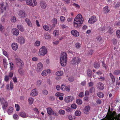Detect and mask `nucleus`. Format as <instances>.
<instances>
[{
	"label": "nucleus",
	"instance_id": "f257e3e1",
	"mask_svg": "<svg viewBox=\"0 0 120 120\" xmlns=\"http://www.w3.org/2000/svg\"><path fill=\"white\" fill-rule=\"evenodd\" d=\"M67 53L65 52L61 53L60 57V62L62 66L64 67L67 64Z\"/></svg>",
	"mask_w": 120,
	"mask_h": 120
},
{
	"label": "nucleus",
	"instance_id": "f03ea898",
	"mask_svg": "<svg viewBox=\"0 0 120 120\" xmlns=\"http://www.w3.org/2000/svg\"><path fill=\"white\" fill-rule=\"evenodd\" d=\"M47 50L45 46H42L39 49L38 55L39 56H42L46 54L47 53Z\"/></svg>",
	"mask_w": 120,
	"mask_h": 120
},
{
	"label": "nucleus",
	"instance_id": "7ed1b4c3",
	"mask_svg": "<svg viewBox=\"0 0 120 120\" xmlns=\"http://www.w3.org/2000/svg\"><path fill=\"white\" fill-rule=\"evenodd\" d=\"M81 61V59L79 57H74L72 58L71 61V63L74 65H78L80 63Z\"/></svg>",
	"mask_w": 120,
	"mask_h": 120
},
{
	"label": "nucleus",
	"instance_id": "20e7f679",
	"mask_svg": "<svg viewBox=\"0 0 120 120\" xmlns=\"http://www.w3.org/2000/svg\"><path fill=\"white\" fill-rule=\"evenodd\" d=\"M26 1L27 4L30 6L34 7L37 5L35 0H26Z\"/></svg>",
	"mask_w": 120,
	"mask_h": 120
},
{
	"label": "nucleus",
	"instance_id": "39448f33",
	"mask_svg": "<svg viewBox=\"0 0 120 120\" xmlns=\"http://www.w3.org/2000/svg\"><path fill=\"white\" fill-rule=\"evenodd\" d=\"M47 110L48 114L49 115H52L55 116H57L58 115V114L57 113L55 112L50 107L48 108L47 109Z\"/></svg>",
	"mask_w": 120,
	"mask_h": 120
},
{
	"label": "nucleus",
	"instance_id": "423d86ee",
	"mask_svg": "<svg viewBox=\"0 0 120 120\" xmlns=\"http://www.w3.org/2000/svg\"><path fill=\"white\" fill-rule=\"evenodd\" d=\"M83 23V22L82 21H81V22L74 19L73 26L75 27L78 28L81 26V24Z\"/></svg>",
	"mask_w": 120,
	"mask_h": 120
},
{
	"label": "nucleus",
	"instance_id": "0eeeda50",
	"mask_svg": "<svg viewBox=\"0 0 120 120\" xmlns=\"http://www.w3.org/2000/svg\"><path fill=\"white\" fill-rule=\"evenodd\" d=\"M97 19L96 16L93 15L89 19L88 22L89 23L92 24L94 23L97 20Z\"/></svg>",
	"mask_w": 120,
	"mask_h": 120
},
{
	"label": "nucleus",
	"instance_id": "6e6552de",
	"mask_svg": "<svg viewBox=\"0 0 120 120\" xmlns=\"http://www.w3.org/2000/svg\"><path fill=\"white\" fill-rule=\"evenodd\" d=\"M16 64L20 68H22L24 65V63L22 60L19 58H16Z\"/></svg>",
	"mask_w": 120,
	"mask_h": 120
},
{
	"label": "nucleus",
	"instance_id": "1a4fd4ad",
	"mask_svg": "<svg viewBox=\"0 0 120 120\" xmlns=\"http://www.w3.org/2000/svg\"><path fill=\"white\" fill-rule=\"evenodd\" d=\"M17 40L18 42L20 45L24 44L25 41L24 38L22 36L19 37L17 38Z\"/></svg>",
	"mask_w": 120,
	"mask_h": 120
},
{
	"label": "nucleus",
	"instance_id": "9d476101",
	"mask_svg": "<svg viewBox=\"0 0 120 120\" xmlns=\"http://www.w3.org/2000/svg\"><path fill=\"white\" fill-rule=\"evenodd\" d=\"M18 15L21 18H25L27 16L26 14L23 10L20 11L19 12Z\"/></svg>",
	"mask_w": 120,
	"mask_h": 120
},
{
	"label": "nucleus",
	"instance_id": "9b49d317",
	"mask_svg": "<svg viewBox=\"0 0 120 120\" xmlns=\"http://www.w3.org/2000/svg\"><path fill=\"white\" fill-rule=\"evenodd\" d=\"M43 67V64L42 63H39L37 64L36 71L38 72L41 71Z\"/></svg>",
	"mask_w": 120,
	"mask_h": 120
},
{
	"label": "nucleus",
	"instance_id": "f8f14e48",
	"mask_svg": "<svg viewBox=\"0 0 120 120\" xmlns=\"http://www.w3.org/2000/svg\"><path fill=\"white\" fill-rule=\"evenodd\" d=\"M74 19L81 22V21H82L83 22L84 21L83 18H82L81 14H78L76 17Z\"/></svg>",
	"mask_w": 120,
	"mask_h": 120
},
{
	"label": "nucleus",
	"instance_id": "ddd939ff",
	"mask_svg": "<svg viewBox=\"0 0 120 120\" xmlns=\"http://www.w3.org/2000/svg\"><path fill=\"white\" fill-rule=\"evenodd\" d=\"M73 98L71 96L66 97L64 99V101L66 103H69L72 101L73 100Z\"/></svg>",
	"mask_w": 120,
	"mask_h": 120
},
{
	"label": "nucleus",
	"instance_id": "4468645a",
	"mask_svg": "<svg viewBox=\"0 0 120 120\" xmlns=\"http://www.w3.org/2000/svg\"><path fill=\"white\" fill-rule=\"evenodd\" d=\"M40 5L41 7L43 9H46L47 6V4L45 2L43 1L40 2Z\"/></svg>",
	"mask_w": 120,
	"mask_h": 120
},
{
	"label": "nucleus",
	"instance_id": "2eb2a0df",
	"mask_svg": "<svg viewBox=\"0 0 120 120\" xmlns=\"http://www.w3.org/2000/svg\"><path fill=\"white\" fill-rule=\"evenodd\" d=\"M97 87L99 90H103L104 88V85L102 83L99 82L97 83Z\"/></svg>",
	"mask_w": 120,
	"mask_h": 120
},
{
	"label": "nucleus",
	"instance_id": "dca6fc26",
	"mask_svg": "<svg viewBox=\"0 0 120 120\" xmlns=\"http://www.w3.org/2000/svg\"><path fill=\"white\" fill-rule=\"evenodd\" d=\"M71 34L75 37H77L79 35V33L77 30H73L71 31Z\"/></svg>",
	"mask_w": 120,
	"mask_h": 120
},
{
	"label": "nucleus",
	"instance_id": "f3484780",
	"mask_svg": "<svg viewBox=\"0 0 120 120\" xmlns=\"http://www.w3.org/2000/svg\"><path fill=\"white\" fill-rule=\"evenodd\" d=\"M12 34L14 35L17 36L19 34V31L18 29L15 28H14L12 30Z\"/></svg>",
	"mask_w": 120,
	"mask_h": 120
},
{
	"label": "nucleus",
	"instance_id": "a211bd4d",
	"mask_svg": "<svg viewBox=\"0 0 120 120\" xmlns=\"http://www.w3.org/2000/svg\"><path fill=\"white\" fill-rule=\"evenodd\" d=\"M38 95V93L36 89H34L32 90L30 93V95L31 96H35Z\"/></svg>",
	"mask_w": 120,
	"mask_h": 120
},
{
	"label": "nucleus",
	"instance_id": "6ab92c4d",
	"mask_svg": "<svg viewBox=\"0 0 120 120\" xmlns=\"http://www.w3.org/2000/svg\"><path fill=\"white\" fill-rule=\"evenodd\" d=\"M90 107L89 105L86 106H85L84 108V111L85 113H86L88 112L90 110Z\"/></svg>",
	"mask_w": 120,
	"mask_h": 120
},
{
	"label": "nucleus",
	"instance_id": "aec40b11",
	"mask_svg": "<svg viewBox=\"0 0 120 120\" xmlns=\"http://www.w3.org/2000/svg\"><path fill=\"white\" fill-rule=\"evenodd\" d=\"M11 46L12 49L14 50H16L18 48L17 44L15 43H13L12 44Z\"/></svg>",
	"mask_w": 120,
	"mask_h": 120
},
{
	"label": "nucleus",
	"instance_id": "412c9836",
	"mask_svg": "<svg viewBox=\"0 0 120 120\" xmlns=\"http://www.w3.org/2000/svg\"><path fill=\"white\" fill-rule=\"evenodd\" d=\"M19 115L22 117L26 118L28 117V115H26V113L23 112H22L19 114Z\"/></svg>",
	"mask_w": 120,
	"mask_h": 120
},
{
	"label": "nucleus",
	"instance_id": "4be33fe9",
	"mask_svg": "<svg viewBox=\"0 0 120 120\" xmlns=\"http://www.w3.org/2000/svg\"><path fill=\"white\" fill-rule=\"evenodd\" d=\"M25 21L26 22L28 25L30 27H32V24L30 20L28 18H26L25 19Z\"/></svg>",
	"mask_w": 120,
	"mask_h": 120
},
{
	"label": "nucleus",
	"instance_id": "5701e85b",
	"mask_svg": "<svg viewBox=\"0 0 120 120\" xmlns=\"http://www.w3.org/2000/svg\"><path fill=\"white\" fill-rule=\"evenodd\" d=\"M109 76L112 80V82L113 83H114L115 82V77L113 74L111 73H109Z\"/></svg>",
	"mask_w": 120,
	"mask_h": 120
},
{
	"label": "nucleus",
	"instance_id": "b1692460",
	"mask_svg": "<svg viewBox=\"0 0 120 120\" xmlns=\"http://www.w3.org/2000/svg\"><path fill=\"white\" fill-rule=\"evenodd\" d=\"M108 6H106L103 8V11L104 13H107L109 12L110 10L108 9Z\"/></svg>",
	"mask_w": 120,
	"mask_h": 120
},
{
	"label": "nucleus",
	"instance_id": "393cba45",
	"mask_svg": "<svg viewBox=\"0 0 120 120\" xmlns=\"http://www.w3.org/2000/svg\"><path fill=\"white\" fill-rule=\"evenodd\" d=\"M52 23L53 26L54 27L55 25L57 24V19L56 18H53L52 21Z\"/></svg>",
	"mask_w": 120,
	"mask_h": 120
},
{
	"label": "nucleus",
	"instance_id": "a878e982",
	"mask_svg": "<svg viewBox=\"0 0 120 120\" xmlns=\"http://www.w3.org/2000/svg\"><path fill=\"white\" fill-rule=\"evenodd\" d=\"M19 74L21 75H22L24 74V72L22 68H20L18 70Z\"/></svg>",
	"mask_w": 120,
	"mask_h": 120
},
{
	"label": "nucleus",
	"instance_id": "bb28decb",
	"mask_svg": "<svg viewBox=\"0 0 120 120\" xmlns=\"http://www.w3.org/2000/svg\"><path fill=\"white\" fill-rule=\"evenodd\" d=\"M1 103L2 104H3V106L2 107V108L4 109H6V108L7 107L8 105V103L7 101H5V103H4L2 101H1Z\"/></svg>",
	"mask_w": 120,
	"mask_h": 120
},
{
	"label": "nucleus",
	"instance_id": "cd10ccee",
	"mask_svg": "<svg viewBox=\"0 0 120 120\" xmlns=\"http://www.w3.org/2000/svg\"><path fill=\"white\" fill-rule=\"evenodd\" d=\"M17 27L20 31L22 32L24 31V28L22 25H18L17 26Z\"/></svg>",
	"mask_w": 120,
	"mask_h": 120
},
{
	"label": "nucleus",
	"instance_id": "c85d7f7f",
	"mask_svg": "<svg viewBox=\"0 0 120 120\" xmlns=\"http://www.w3.org/2000/svg\"><path fill=\"white\" fill-rule=\"evenodd\" d=\"M100 66V64L99 62H95L94 64V67L96 68H99Z\"/></svg>",
	"mask_w": 120,
	"mask_h": 120
},
{
	"label": "nucleus",
	"instance_id": "c756f323",
	"mask_svg": "<svg viewBox=\"0 0 120 120\" xmlns=\"http://www.w3.org/2000/svg\"><path fill=\"white\" fill-rule=\"evenodd\" d=\"M56 74L58 76H62L64 74L63 71H59L57 72Z\"/></svg>",
	"mask_w": 120,
	"mask_h": 120
},
{
	"label": "nucleus",
	"instance_id": "7c9ffc66",
	"mask_svg": "<svg viewBox=\"0 0 120 120\" xmlns=\"http://www.w3.org/2000/svg\"><path fill=\"white\" fill-rule=\"evenodd\" d=\"M120 73V70L119 69L116 70L114 71L113 74L114 75H117Z\"/></svg>",
	"mask_w": 120,
	"mask_h": 120
},
{
	"label": "nucleus",
	"instance_id": "2f4dec72",
	"mask_svg": "<svg viewBox=\"0 0 120 120\" xmlns=\"http://www.w3.org/2000/svg\"><path fill=\"white\" fill-rule=\"evenodd\" d=\"M13 109L12 107L11 106L8 109V112L9 114H10L13 111Z\"/></svg>",
	"mask_w": 120,
	"mask_h": 120
},
{
	"label": "nucleus",
	"instance_id": "473e14b6",
	"mask_svg": "<svg viewBox=\"0 0 120 120\" xmlns=\"http://www.w3.org/2000/svg\"><path fill=\"white\" fill-rule=\"evenodd\" d=\"M98 96L100 98H102L104 97L103 93L101 92H99L97 94Z\"/></svg>",
	"mask_w": 120,
	"mask_h": 120
},
{
	"label": "nucleus",
	"instance_id": "72a5a7b5",
	"mask_svg": "<svg viewBox=\"0 0 120 120\" xmlns=\"http://www.w3.org/2000/svg\"><path fill=\"white\" fill-rule=\"evenodd\" d=\"M81 114V112L80 111L76 110L75 112V115L76 116H79Z\"/></svg>",
	"mask_w": 120,
	"mask_h": 120
},
{
	"label": "nucleus",
	"instance_id": "f704fd0d",
	"mask_svg": "<svg viewBox=\"0 0 120 120\" xmlns=\"http://www.w3.org/2000/svg\"><path fill=\"white\" fill-rule=\"evenodd\" d=\"M108 33L110 34H112L113 33V30L112 28L110 27H109V29L108 31Z\"/></svg>",
	"mask_w": 120,
	"mask_h": 120
},
{
	"label": "nucleus",
	"instance_id": "c9c22d12",
	"mask_svg": "<svg viewBox=\"0 0 120 120\" xmlns=\"http://www.w3.org/2000/svg\"><path fill=\"white\" fill-rule=\"evenodd\" d=\"M45 38L46 39H49L51 38V36L48 33L45 34L44 35Z\"/></svg>",
	"mask_w": 120,
	"mask_h": 120
},
{
	"label": "nucleus",
	"instance_id": "e433bc0d",
	"mask_svg": "<svg viewBox=\"0 0 120 120\" xmlns=\"http://www.w3.org/2000/svg\"><path fill=\"white\" fill-rule=\"evenodd\" d=\"M75 46L76 49H79L81 47V44L80 43H77L75 44Z\"/></svg>",
	"mask_w": 120,
	"mask_h": 120
},
{
	"label": "nucleus",
	"instance_id": "4c0bfd02",
	"mask_svg": "<svg viewBox=\"0 0 120 120\" xmlns=\"http://www.w3.org/2000/svg\"><path fill=\"white\" fill-rule=\"evenodd\" d=\"M76 102L78 105L82 104V101L80 99H77L76 100Z\"/></svg>",
	"mask_w": 120,
	"mask_h": 120
},
{
	"label": "nucleus",
	"instance_id": "58836bf2",
	"mask_svg": "<svg viewBox=\"0 0 120 120\" xmlns=\"http://www.w3.org/2000/svg\"><path fill=\"white\" fill-rule=\"evenodd\" d=\"M87 74L88 76H91L92 74L91 71L90 69H88L87 71Z\"/></svg>",
	"mask_w": 120,
	"mask_h": 120
},
{
	"label": "nucleus",
	"instance_id": "ea45409f",
	"mask_svg": "<svg viewBox=\"0 0 120 120\" xmlns=\"http://www.w3.org/2000/svg\"><path fill=\"white\" fill-rule=\"evenodd\" d=\"M47 75V72L46 70H44L42 72L41 75L43 76H45Z\"/></svg>",
	"mask_w": 120,
	"mask_h": 120
},
{
	"label": "nucleus",
	"instance_id": "a19ab883",
	"mask_svg": "<svg viewBox=\"0 0 120 120\" xmlns=\"http://www.w3.org/2000/svg\"><path fill=\"white\" fill-rule=\"evenodd\" d=\"M40 42L39 41H37L35 43L34 45L35 46H38L40 45Z\"/></svg>",
	"mask_w": 120,
	"mask_h": 120
},
{
	"label": "nucleus",
	"instance_id": "79ce46f5",
	"mask_svg": "<svg viewBox=\"0 0 120 120\" xmlns=\"http://www.w3.org/2000/svg\"><path fill=\"white\" fill-rule=\"evenodd\" d=\"M16 18L15 16H12L11 18V20L13 22H14L16 21Z\"/></svg>",
	"mask_w": 120,
	"mask_h": 120
},
{
	"label": "nucleus",
	"instance_id": "37998d69",
	"mask_svg": "<svg viewBox=\"0 0 120 120\" xmlns=\"http://www.w3.org/2000/svg\"><path fill=\"white\" fill-rule=\"evenodd\" d=\"M34 101V99L32 98H30L28 99V101L29 103L31 104H32Z\"/></svg>",
	"mask_w": 120,
	"mask_h": 120
},
{
	"label": "nucleus",
	"instance_id": "c03bdc74",
	"mask_svg": "<svg viewBox=\"0 0 120 120\" xmlns=\"http://www.w3.org/2000/svg\"><path fill=\"white\" fill-rule=\"evenodd\" d=\"M43 28L46 31H48L49 29V26L46 25L44 26Z\"/></svg>",
	"mask_w": 120,
	"mask_h": 120
},
{
	"label": "nucleus",
	"instance_id": "a18cd8bd",
	"mask_svg": "<svg viewBox=\"0 0 120 120\" xmlns=\"http://www.w3.org/2000/svg\"><path fill=\"white\" fill-rule=\"evenodd\" d=\"M3 53L6 56L8 57V54L7 52L4 49H3Z\"/></svg>",
	"mask_w": 120,
	"mask_h": 120
},
{
	"label": "nucleus",
	"instance_id": "49530a36",
	"mask_svg": "<svg viewBox=\"0 0 120 120\" xmlns=\"http://www.w3.org/2000/svg\"><path fill=\"white\" fill-rule=\"evenodd\" d=\"M58 112L60 114L62 115H64L65 113V111L64 110L62 109L59 110V111Z\"/></svg>",
	"mask_w": 120,
	"mask_h": 120
},
{
	"label": "nucleus",
	"instance_id": "de8ad7c7",
	"mask_svg": "<svg viewBox=\"0 0 120 120\" xmlns=\"http://www.w3.org/2000/svg\"><path fill=\"white\" fill-rule=\"evenodd\" d=\"M116 34L117 37L120 38V30H118L116 31Z\"/></svg>",
	"mask_w": 120,
	"mask_h": 120
},
{
	"label": "nucleus",
	"instance_id": "09e8293b",
	"mask_svg": "<svg viewBox=\"0 0 120 120\" xmlns=\"http://www.w3.org/2000/svg\"><path fill=\"white\" fill-rule=\"evenodd\" d=\"M13 117L16 120H18L19 118V117L18 115L16 114H14Z\"/></svg>",
	"mask_w": 120,
	"mask_h": 120
},
{
	"label": "nucleus",
	"instance_id": "8fccbe9b",
	"mask_svg": "<svg viewBox=\"0 0 120 120\" xmlns=\"http://www.w3.org/2000/svg\"><path fill=\"white\" fill-rule=\"evenodd\" d=\"M68 80L70 82H72L74 80V78L73 77H69L68 79Z\"/></svg>",
	"mask_w": 120,
	"mask_h": 120
},
{
	"label": "nucleus",
	"instance_id": "3c124183",
	"mask_svg": "<svg viewBox=\"0 0 120 120\" xmlns=\"http://www.w3.org/2000/svg\"><path fill=\"white\" fill-rule=\"evenodd\" d=\"M63 94L57 92L56 94L55 95L56 96L59 97L63 96Z\"/></svg>",
	"mask_w": 120,
	"mask_h": 120
},
{
	"label": "nucleus",
	"instance_id": "603ef678",
	"mask_svg": "<svg viewBox=\"0 0 120 120\" xmlns=\"http://www.w3.org/2000/svg\"><path fill=\"white\" fill-rule=\"evenodd\" d=\"M0 9L1 10V12L2 13L3 12L4 10L5 11L6 10V7L5 6L4 7H0Z\"/></svg>",
	"mask_w": 120,
	"mask_h": 120
},
{
	"label": "nucleus",
	"instance_id": "864d4df0",
	"mask_svg": "<svg viewBox=\"0 0 120 120\" xmlns=\"http://www.w3.org/2000/svg\"><path fill=\"white\" fill-rule=\"evenodd\" d=\"M42 93L44 95H46L48 94V92L47 90L44 89L43 90Z\"/></svg>",
	"mask_w": 120,
	"mask_h": 120
},
{
	"label": "nucleus",
	"instance_id": "5fc2aeb1",
	"mask_svg": "<svg viewBox=\"0 0 120 120\" xmlns=\"http://www.w3.org/2000/svg\"><path fill=\"white\" fill-rule=\"evenodd\" d=\"M9 78H10L8 75H6L4 78L5 81L6 82L8 81L9 80Z\"/></svg>",
	"mask_w": 120,
	"mask_h": 120
},
{
	"label": "nucleus",
	"instance_id": "6e6d98bb",
	"mask_svg": "<svg viewBox=\"0 0 120 120\" xmlns=\"http://www.w3.org/2000/svg\"><path fill=\"white\" fill-rule=\"evenodd\" d=\"M62 0L64 1L65 4H69L70 3V0Z\"/></svg>",
	"mask_w": 120,
	"mask_h": 120
},
{
	"label": "nucleus",
	"instance_id": "4d7b16f0",
	"mask_svg": "<svg viewBox=\"0 0 120 120\" xmlns=\"http://www.w3.org/2000/svg\"><path fill=\"white\" fill-rule=\"evenodd\" d=\"M9 64L10 65V68L11 70H12L14 66L13 63L12 62H11Z\"/></svg>",
	"mask_w": 120,
	"mask_h": 120
},
{
	"label": "nucleus",
	"instance_id": "13d9d810",
	"mask_svg": "<svg viewBox=\"0 0 120 120\" xmlns=\"http://www.w3.org/2000/svg\"><path fill=\"white\" fill-rule=\"evenodd\" d=\"M15 107L16 108V110L17 111H18L19 110V106L18 104H15Z\"/></svg>",
	"mask_w": 120,
	"mask_h": 120
},
{
	"label": "nucleus",
	"instance_id": "bf43d9fd",
	"mask_svg": "<svg viewBox=\"0 0 120 120\" xmlns=\"http://www.w3.org/2000/svg\"><path fill=\"white\" fill-rule=\"evenodd\" d=\"M65 18L64 16H61L60 17V19L62 22H64L65 20Z\"/></svg>",
	"mask_w": 120,
	"mask_h": 120
},
{
	"label": "nucleus",
	"instance_id": "052dcab7",
	"mask_svg": "<svg viewBox=\"0 0 120 120\" xmlns=\"http://www.w3.org/2000/svg\"><path fill=\"white\" fill-rule=\"evenodd\" d=\"M4 29V26H2L1 24H0V31L2 32Z\"/></svg>",
	"mask_w": 120,
	"mask_h": 120
},
{
	"label": "nucleus",
	"instance_id": "680f3d73",
	"mask_svg": "<svg viewBox=\"0 0 120 120\" xmlns=\"http://www.w3.org/2000/svg\"><path fill=\"white\" fill-rule=\"evenodd\" d=\"M77 106L76 104H73L71 105V108L74 109H76L77 108Z\"/></svg>",
	"mask_w": 120,
	"mask_h": 120
},
{
	"label": "nucleus",
	"instance_id": "e2e57ef3",
	"mask_svg": "<svg viewBox=\"0 0 120 120\" xmlns=\"http://www.w3.org/2000/svg\"><path fill=\"white\" fill-rule=\"evenodd\" d=\"M53 34L55 35H57L58 34V32L57 30H54Z\"/></svg>",
	"mask_w": 120,
	"mask_h": 120
},
{
	"label": "nucleus",
	"instance_id": "0e129e2a",
	"mask_svg": "<svg viewBox=\"0 0 120 120\" xmlns=\"http://www.w3.org/2000/svg\"><path fill=\"white\" fill-rule=\"evenodd\" d=\"M84 96V93L83 92H80L79 94V96L80 98H82Z\"/></svg>",
	"mask_w": 120,
	"mask_h": 120
},
{
	"label": "nucleus",
	"instance_id": "69168bd1",
	"mask_svg": "<svg viewBox=\"0 0 120 120\" xmlns=\"http://www.w3.org/2000/svg\"><path fill=\"white\" fill-rule=\"evenodd\" d=\"M65 90L67 91H69L70 90V86H68L66 87L65 88Z\"/></svg>",
	"mask_w": 120,
	"mask_h": 120
},
{
	"label": "nucleus",
	"instance_id": "338daca9",
	"mask_svg": "<svg viewBox=\"0 0 120 120\" xmlns=\"http://www.w3.org/2000/svg\"><path fill=\"white\" fill-rule=\"evenodd\" d=\"M73 5L76 8H79L80 7V6L77 4L74 3L73 4Z\"/></svg>",
	"mask_w": 120,
	"mask_h": 120
},
{
	"label": "nucleus",
	"instance_id": "774afa93",
	"mask_svg": "<svg viewBox=\"0 0 120 120\" xmlns=\"http://www.w3.org/2000/svg\"><path fill=\"white\" fill-rule=\"evenodd\" d=\"M73 19V18L72 17H69L67 19V21L68 22H71L72 21Z\"/></svg>",
	"mask_w": 120,
	"mask_h": 120
}]
</instances>
